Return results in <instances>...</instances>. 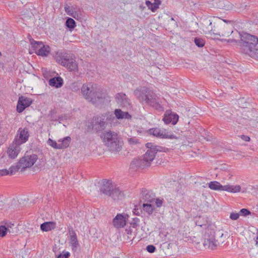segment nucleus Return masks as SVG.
<instances>
[{
	"label": "nucleus",
	"mask_w": 258,
	"mask_h": 258,
	"mask_svg": "<svg viewBox=\"0 0 258 258\" xmlns=\"http://www.w3.org/2000/svg\"><path fill=\"white\" fill-rule=\"evenodd\" d=\"M237 38L226 40L228 43L235 42L240 47V51L243 54L258 60V38L247 33L233 31L232 34Z\"/></svg>",
	"instance_id": "obj_1"
},
{
	"label": "nucleus",
	"mask_w": 258,
	"mask_h": 258,
	"mask_svg": "<svg viewBox=\"0 0 258 258\" xmlns=\"http://www.w3.org/2000/svg\"><path fill=\"white\" fill-rule=\"evenodd\" d=\"M81 92L86 100L99 108L103 105L108 97L107 93L96 84L83 85Z\"/></svg>",
	"instance_id": "obj_2"
},
{
	"label": "nucleus",
	"mask_w": 258,
	"mask_h": 258,
	"mask_svg": "<svg viewBox=\"0 0 258 258\" xmlns=\"http://www.w3.org/2000/svg\"><path fill=\"white\" fill-rule=\"evenodd\" d=\"M146 146L148 150L145 154L142 156V158L134 159L131 163V168L134 169L137 168H144L150 166L157 152L163 151V147L156 146L152 143H147Z\"/></svg>",
	"instance_id": "obj_3"
},
{
	"label": "nucleus",
	"mask_w": 258,
	"mask_h": 258,
	"mask_svg": "<svg viewBox=\"0 0 258 258\" xmlns=\"http://www.w3.org/2000/svg\"><path fill=\"white\" fill-rule=\"evenodd\" d=\"M134 94L140 101H145L146 104L156 109L161 107L157 96L146 87L136 89L134 91Z\"/></svg>",
	"instance_id": "obj_4"
},
{
	"label": "nucleus",
	"mask_w": 258,
	"mask_h": 258,
	"mask_svg": "<svg viewBox=\"0 0 258 258\" xmlns=\"http://www.w3.org/2000/svg\"><path fill=\"white\" fill-rule=\"evenodd\" d=\"M56 61L61 66L66 67L69 71H76L78 70V64L72 56L63 50H58L54 56Z\"/></svg>",
	"instance_id": "obj_5"
},
{
	"label": "nucleus",
	"mask_w": 258,
	"mask_h": 258,
	"mask_svg": "<svg viewBox=\"0 0 258 258\" xmlns=\"http://www.w3.org/2000/svg\"><path fill=\"white\" fill-rule=\"evenodd\" d=\"M112 114L106 113L96 116H94L88 122V127L96 133L102 132L107 125V120Z\"/></svg>",
	"instance_id": "obj_6"
},
{
	"label": "nucleus",
	"mask_w": 258,
	"mask_h": 258,
	"mask_svg": "<svg viewBox=\"0 0 258 258\" xmlns=\"http://www.w3.org/2000/svg\"><path fill=\"white\" fill-rule=\"evenodd\" d=\"M225 29H229L228 27L223 24L221 20L216 19V21L213 22L212 31L208 32L207 34L228 37L233 32L230 29L228 32H225Z\"/></svg>",
	"instance_id": "obj_7"
},
{
	"label": "nucleus",
	"mask_w": 258,
	"mask_h": 258,
	"mask_svg": "<svg viewBox=\"0 0 258 258\" xmlns=\"http://www.w3.org/2000/svg\"><path fill=\"white\" fill-rule=\"evenodd\" d=\"M203 245L205 248L215 249L217 246V241L215 238V232L210 228H207L204 235Z\"/></svg>",
	"instance_id": "obj_8"
},
{
	"label": "nucleus",
	"mask_w": 258,
	"mask_h": 258,
	"mask_svg": "<svg viewBox=\"0 0 258 258\" xmlns=\"http://www.w3.org/2000/svg\"><path fill=\"white\" fill-rule=\"evenodd\" d=\"M38 158L35 154L25 155L21 158L19 162L18 167L22 169L31 167L37 161Z\"/></svg>",
	"instance_id": "obj_9"
},
{
	"label": "nucleus",
	"mask_w": 258,
	"mask_h": 258,
	"mask_svg": "<svg viewBox=\"0 0 258 258\" xmlns=\"http://www.w3.org/2000/svg\"><path fill=\"white\" fill-rule=\"evenodd\" d=\"M150 135L160 139H174L175 136L174 135H169L165 130H162L159 128H152L148 131Z\"/></svg>",
	"instance_id": "obj_10"
},
{
	"label": "nucleus",
	"mask_w": 258,
	"mask_h": 258,
	"mask_svg": "<svg viewBox=\"0 0 258 258\" xmlns=\"http://www.w3.org/2000/svg\"><path fill=\"white\" fill-rule=\"evenodd\" d=\"M29 137V134L28 128H20L18 131L17 135L14 141L17 142V144L21 145L28 140Z\"/></svg>",
	"instance_id": "obj_11"
},
{
	"label": "nucleus",
	"mask_w": 258,
	"mask_h": 258,
	"mask_svg": "<svg viewBox=\"0 0 258 258\" xmlns=\"http://www.w3.org/2000/svg\"><path fill=\"white\" fill-rule=\"evenodd\" d=\"M69 243L71 246L72 250L75 252L77 251L79 246V243L77 238V234L72 227L69 229Z\"/></svg>",
	"instance_id": "obj_12"
},
{
	"label": "nucleus",
	"mask_w": 258,
	"mask_h": 258,
	"mask_svg": "<svg viewBox=\"0 0 258 258\" xmlns=\"http://www.w3.org/2000/svg\"><path fill=\"white\" fill-rule=\"evenodd\" d=\"M32 103V100L24 96H21L19 98L17 106V110L19 113L23 112L25 109Z\"/></svg>",
	"instance_id": "obj_13"
},
{
	"label": "nucleus",
	"mask_w": 258,
	"mask_h": 258,
	"mask_svg": "<svg viewBox=\"0 0 258 258\" xmlns=\"http://www.w3.org/2000/svg\"><path fill=\"white\" fill-rule=\"evenodd\" d=\"M163 120L166 124L171 123L173 125H175L178 120V115L168 110L164 114Z\"/></svg>",
	"instance_id": "obj_14"
},
{
	"label": "nucleus",
	"mask_w": 258,
	"mask_h": 258,
	"mask_svg": "<svg viewBox=\"0 0 258 258\" xmlns=\"http://www.w3.org/2000/svg\"><path fill=\"white\" fill-rule=\"evenodd\" d=\"M114 185L110 180L105 179L102 181V184L100 187V192L104 195L108 196L112 190Z\"/></svg>",
	"instance_id": "obj_15"
},
{
	"label": "nucleus",
	"mask_w": 258,
	"mask_h": 258,
	"mask_svg": "<svg viewBox=\"0 0 258 258\" xmlns=\"http://www.w3.org/2000/svg\"><path fill=\"white\" fill-rule=\"evenodd\" d=\"M20 149V145L17 144V142L14 141L12 144L10 146L8 150L9 157L12 159L15 158L19 153Z\"/></svg>",
	"instance_id": "obj_16"
},
{
	"label": "nucleus",
	"mask_w": 258,
	"mask_h": 258,
	"mask_svg": "<svg viewBox=\"0 0 258 258\" xmlns=\"http://www.w3.org/2000/svg\"><path fill=\"white\" fill-rule=\"evenodd\" d=\"M115 99L117 103L123 107H128L130 105V99L123 93H117L116 95Z\"/></svg>",
	"instance_id": "obj_17"
},
{
	"label": "nucleus",
	"mask_w": 258,
	"mask_h": 258,
	"mask_svg": "<svg viewBox=\"0 0 258 258\" xmlns=\"http://www.w3.org/2000/svg\"><path fill=\"white\" fill-rule=\"evenodd\" d=\"M126 223L125 216L120 214H118L113 220V225L117 228L123 227Z\"/></svg>",
	"instance_id": "obj_18"
},
{
	"label": "nucleus",
	"mask_w": 258,
	"mask_h": 258,
	"mask_svg": "<svg viewBox=\"0 0 258 258\" xmlns=\"http://www.w3.org/2000/svg\"><path fill=\"white\" fill-rule=\"evenodd\" d=\"M106 146L108 147V150L114 153H117L121 149V145L118 138H113V141L110 143L108 142Z\"/></svg>",
	"instance_id": "obj_19"
},
{
	"label": "nucleus",
	"mask_w": 258,
	"mask_h": 258,
	"mask_svg": "<svg viewBox=\"0 0 258 258\" xmlns=\"http://www.w3.org/2000/svg\"><path fill=\"white\" fill-rule=\"evenodd\" d=\"M214 21L210 19L206 18L202 20L201 22V28L206 34L212 30V25Z\"/></svg>",
	"instance_id": "obj_20"
},
{
	"label": "nucleus",
	"mask_w": 258,
	"mask_h": 258,
	"mask_svg": "<svg viewBox=\"0 0 258 258\" xmlns=\"http://www.w3.org/2000/svg\"><path fill=\"white\" fill-rule=\"evenodd\" d=\"M142 200L144 202L151 203L154 202L155 196L154 194L147 190H144L142 191Z\"/></svg>",
	"instance_id": "obj_21"
},
{
	"label": "nucleus",
	"mask_w": 258,
	"mask_h": 258,
	"mask_svg": "<svg viewBox=\"0 0 258 258\" xmlns=\"http://www.w3.org/2000/svg\"><path fill=\"white\" fill-rule=\"evenodd\" d=\"M233 80L228 77H224L222 76H219L217 79V83L223 84L226 86L227 88L232 89L233 86L232 84H233Z\"/></svg>",
	"instance_id": "obj_22"
},
{
	"label": "nucleus",
	"mask_w": 258,
	"mask_h": 258,
	"mask_svg": "<svg viewBox=\"0 0 258 258\" xmlns=\"http://www.w3.org/2000/svg\"><path fill=\"white\" fill-rule=\"evenodd\" d=\"M123 193L116 186H114L112 190L108 196L110 197L114 200H118L121 199L123 197Z\"/></svg>",
	"instance_id": "obj_23"
},
{
	"label": "nucleus",
	"mask_w": 258,
	"mask_h": 258,
	"mask_svg": "<svg viewBox=\"0 0 258 258\" xmlns=\"http://www.w3.org/2000/svg\"><path fill=\"white\" fill-rule=\"evenodd\" d=\"M102 138H103V142H104L105 145L107 144V143L111 142L113 138H117V135L116 133L114 132H112L111 131L107 132L104 133L102 136Z\"/></svg>",
	"instance_id": "obj_24"
},
{
	"label": "nucleus",
	"mask_w": 258,
	"mask_h": 258,
	"mask_svg": "<svg viewBox=\"0 0 258 258\" xmlns=\"http://www.w3.org/2000/svg\"><path fill=\"white\" fill-rule=\"evenodd\" d=\"M56 226V224L54 222H45L40 225V229L42 231L47 232L54 229Z\"/></svg>",
	"instance_id": "obj_25"
},
{
	"label": "nucleus",
	"mask_w": 258,
	"mask_h": 258,
	"mask_svg": "<svg viewBox=\"0 0 258 258\" xmlns=\"http://www.w3.org/2000/svg\"><path fill=\"white\" fill-rule=\"evenodd\" d=\"M63 80L60 77L52 78L48 81V84L50 86L54 87L56 88L61 87L63 85Z\"/></svg>",
	"instance_id": "obj_26"
},
{
	"label": "nucleus",
	"mask_w": 258,
	"mask_h": 258,
	"mask_svg": "<svg viewBox=\"0 0 258 258\" xmlns=\"http://www.w3.org/2000/svg\"><path fill=\"white\" fill-rule=\"evenodd\" d=\"M114 114L116 117L118 119H129L131 118V115L127 112L122 111L120 109H116L114 110Z\"/></svg>",
	"instance_id": "obj_27"
},
{
	"label": "nucleus",
	"mask_w": 258,
	"mask_h": 258,
	"mask_svg": "<svg viewBox=\"0 0 258 258\" xmlns=\"http://www.w3.org/2000/svg\"><path fill=\"white\" fill-rule=\"evenodd\" d=\"M195 221L196 226L206 228V229L208 228V221L206 218L202 216H199L195 218Z\"/></svg>",
	"instance_id": "obj_28"
},
{
	"label": "nucleus",
	"mask_w": 258,
	"mask_h": 258,
	"mask_svg": "<svg viewBox=\"0 0 258 258\" xmlns=\"http://www.w3.org/2000/svg\"><path fill=\"white\" fill-rule=\"evenodd\" d=\"M50 51V48L48 45H44L43 44L39 48L38 51H36V53L38 55L42 56H46L48 55Z\"/></svg>",
	"instance_id": "obj_29"
},
{
	"label": "nucleus",
	"mask_w": 258,
	"mask_h": 258,
	"mask_svg": "<svg viewBox=\"0 0 258 258\" xmlns=\"http://www.w3.org/2000/svg\"><path fill=\"white\" fill-rule=\"evenodd\" d=\"M241 187L239 185H224L223 191H226L230 192L235 193L239 192Z\"/></svg>",
	"instance_id": "obj_30"
},
{
	"label": "nucleus",
	"mask_w": 258,
	"mask_h": 258,
	"mask_svg": "<svg viewBox=\"0 0 258 258\" xmlns=\"http://www.w3.org/2000/svg\"><path fill=\"white\" fill-rule=\"evenodd\" d=\"M71 141V138L70 137H66L62 139L58 140V142L59 145V149H64L69 147Z\"/></svg>",
	"instance_id": "obj_31"
},
{
	"label": "nucleus",
	"mask_w": 258,
	"mask_h": 258,
	"mask_svg": "<svg viewBox=\"0 0 258 258\" xmlns=\"http://www.w3.org/2000/svg\"><path fill=\"white\" fill-rule=\"evenodd\" d=\"M208 184L209 187L212 190L223 191L224 185L217 181H211Z\"/></svg>",
	"instance_id": "obj_32"
},
{
	"label": "nucleus",
	"mask_w": 258,
	"mask_h": 258,
	"mask_svg": "<svg viewBox=\"0 0 258 258\" xmlns=\"http://www.w3.org/2000/svg\"><path fill=\"white\" fill-rule=\"evenodd\" d=\"M64 10L68 14V15L73 17L76 19H79V15L78 13L76 12H74L73 11V6L70 7L68 6H66L64 7Z\"/></svg>",
	"instance_id": "obj_33"
},
{
	"label": "nucleus",
	"mask_w": 258,
	"mask_h": 258,
	"mask_svg": "<svg viewBox=\"0 0 258 258\" xmlns=\"http://www.w3.org/2000/svg\"><path fill=\"white\" fill-rule=\"evenodd\" d=\"M143 209L144 211L149 215L152 214L154 210V206H153L151 203H144L143 205Z\"/></svg>",
	"instance_id": "obj_34"
},
{
	"label": "nucleus",
	"mask_w": 258,
	"mask_h": 258,
	"mask_svg": "<svg viewBox=\"0 0 258 258\" xmlns=\"http://www.w3.org/2000/svg\"><path fill=\"white\" fill-rule=\"evenodd\" d=\"M146 5L149 9L151 10L152 12H155L157 9L159 8V5L158 4L151 3L149 1H146Z\"/></svg>",
	"instance_id": "obj_35"
},
{
	"label": "nucleus",
	"mask_w": 258,
	"mask_h": 258,
	"mask_svg": "<svg viewBox=\"0 0 258 258\" xmlns=\"http://www.w3.org/2000/svg\"><path fill=\"white\" fill-rule=\"evenodd\" d=\"M30 42L32 47L35 50V53L36 51H38L39 48H40L43 44L42 42L35 41L33 39L31 40Z\"/></svg>",
	"instance_id": "obj_36"
},
{
	"label": "nucleus",
	"mask_w": 258,
	"mask_h": 258,
	"mask_svg": "<svg viewBox=\"0 0 258 258\" xmlns=\"http://www.w3.org/2000/svg\"><path fill=\"white\" fill-rule=\"evenodd\" d=\"M66 25L70 30H72L76 27V22L73 19L69 18L66 21Z\"/></svg>",
	"instance_id": "obj_37"
},
{
	"label": "nucleus",
	"mask_w": 258,
	"mask_h": 258,
	"mask_svg": "<svg viewBox=\"0 0 258 258\" xmlns=\"http://www.w3.org/2000/svg\"><path fill=\"white\" fill-rule=\"evenodd\" d=\"M8 232H13L10 229L6 228V226H0V237H3L6 236Z\"/></svg>",
	"instance_id": "obj_38"
},
{
	"label": "nucleus",
	"mask_w": 258,
	"mask_h": 258,
	"mask_svg": "<svg viewBox=\"0 0 258 258\" xmlns=\"http://www.w3.org/2000/svg\"><path fill=\"white\" fill-rule=\"evenodd\" d=\"M47 143L49 146L52 147L54 149H60L59 143H57L56 141L50 138L47 140Z\"/></svg>",
	"instance_id": "obj_39"
},
{
	"label": "nucleus",
	"mask_w": 258,
	"mask_h": 258,
	"mask_svg": "<svg viewBox=\"0 0 258 258\" xmlns=\"http://www.w3.org/2000/svg\"><path fill=\"white\" fill-rule=\"evenodd\" d=\"M195 43L199 47H202L205 44V40L201 38L196 37L194 40Z\"/></svg>",
	"instance_id": "obj_40"
},
{
	"label": "nucleus",
	"mask_w": 258,
	"mask_h": 258,
	"mask_svg": "<svg viewBox=\"0 0 258 258\" xmlns=\"http://www.w3.org/2000/svg\"><path fill=\"white\" fill-rule=\"evenodd\" d=\"M140 219L138 218H133L132 221L130 222L131 226L134 228H136L139 226Z\"/></svg>",
	"instance_id": "obj_41"
},
{
	"label": "nucleus",
	"mask_w": 258,
	"mask_h": 258,
	"mask_svg": "<svg viewBox=\"0 0 258 258\" xmlns=\"http://www.w3.org/2000/svg\"><path fill=\"white\" fill-rule=\"evenodd\" d=\"M130 145H134L140 143V140L136 138H130L127 139Z\"/></svg>",
	"instance_id": "obj_42"
},
{
	"label": "nucleus",
	"mask_w": 258,
	"mask_h": 258,
	"mask_svg": "<svg viewBox=\"0 0 258 258\" xmlns=\"http://www.w3.org/2000/svg\"><path fill=\"white\" fill-rule=\"evenodd\" d=\"M239 213L232 212L230 215V218L232 220H236L239 218Z\"/></svg>",
	"instance_id": "obj_43"
},
{
	"label": "nucleus",
	"mask_w": 258,
	"mask_h": 258,
	"mask_svg": "<svg viewBox=\"0 0 258 258\" xmlns=\"http://www.w3.org/2000/svg\"><path fill=\"white\" fill-rule=\"evenodd\" d=\"M70 253L68 251H63L62 253L59 254L57 258H69Z\"/></svg>",
	"instance_id": "obj_44"
},
{
	"label": "nucleus",
	"mask_w": 258,
	"mask_h": 258,
	"mask_svg": "<svg viewBox=\"0 0 258 258\" xmlns=\"http://www.w3.org/2000/svg\"><path fill=\"white\" fill-rule=\"evenodd\" d=\"M19 169H21V168H19L18 165L17 166V167L11 166L9 168V174L13 175Z\"/></svg>",
	"instance_id": "obj_45"
},
{
	"label": "nucleus",
	"mask_w": 258,
	"mask_h": 258,
	"mask_svg": "<svg viewBox=\"0 0 258 258\" xmlns=\"http://www.w3.org/2000/svg\"><path fill=\"white\" fill-rule=\"evenodd\" d=\"M240 215H241L244 216H246L247 215H250L251 212L250 211L246 209H242L239 212Z\"/></svg>",
	"instance_id": "obj_46"
},
{
	"label": "nucleus",
	"mask_w": 258,
	"mask_h": 258,
	"mask_svg": "<svg viewBox=\"0 0 258 258\" xmlns=\"http://www.w3.org/2000/svg\"><path fill=\"white\" fill-rule=\"evenodd\" d=\"M147 250L150 253L154 252L156 250V247L153 245H149L146 247Z\"/></svg>",
	"instance_id": "obj_47"
},
{
	"label": "nucleus",
	"mask_w": 258,
	"mask_h": 258,
	"mask_svg": "<svg viewBox=\"0 0 258 258\" xmlns=\"http://www.w3.org/2000/svg\"><path fill=\"white\" fill-rule=\"evenodd\" d=\"M156 205L157 207H160L162 206L163 203V200L160 199H155V201Z\"/></svg>",
	"instance_id": "obj_48"
},
{
	"label": "nucleus",
	"mask_w": 258,
	"mask_h": 258,
	"mask_svg": "<svg viewBox=\"0 0 258 258\" xmlns=\"http://www.w3.org/2000/svg\"><path fill=\"white\" fill-rule=\"evenodd\" d=\"M9 174V171L7 169L0 170V176Z\"/></svg>",
	"instance_id": "obj_49"
},
{
	"label": "nucleus",
	"mask_w": 258,
	"mask_h": 258,
	"mask_svg": "<svg viewBox=\"0 0 258 258\" xmlns=\"http://www.w3.org/2000/svg\"><path fill=\"white\" fill-rule=\"evenodd\" d=\"M240 137L242 140L245 142H249L250 140V137L246 135H241Z\"/></svg>",
	"instance_id": "obj_50"
},
{
	"label": "nucleus",
	"mask_w": 258,
	"mask_h": 258,
	"mask_svg": "<svg viewBox=\"0 0 258 258\" xmlns=\"http://www.w3.org/2000/svg\"><path fill=\"white\" fill-rule=\"evenodd\" d=\"M15 226V225L14 224H12V223H9V224H7V226H6V228H8L9 229H10V230L11 231H13L14 233V231L13 230V227Z\"/></svg>",
	"instance_id": "obj_51"
},
{
	"label": "nucleus",
	"mask_w": 258,
	"mask_h": 258,
	"mask_svg": "<svg viewBox=\"0 0 258 258\" xmlns=\"http://www.w3.org/2000/svg\"><path fill=\"white\" fill-rule=\"evenodd\" d=\"M73 11L78 13L79 15V18H80L81 16L80 9L77 7H73Z\"/></svg>",
	"instance_id": "obj_52"
},
{
	"label": "nucleus",
	"mask_w": 258,
	"mask_h": 258,
	"mask_svg": "<svg viewBox=\"0 0 258 258\" xmlns=\"http://www.w3.org/2000/svg\"><path fill=\"white\" fill-rule=\"evenodd\" d=\"M170 21L173 22V25L174 27L177 28L178 27L177 23L175 21L173 18H171L170 19Z\"/></svg>",
	"instance_id": "obj_53"
},
{
	"label": "nucleus",
	"mask_w": 258,
	"mask_h": 258,
	"mask_svg": "<svg viewBox=\"0 0 258 258\" xmlns=\"http://www.w3.org/2000/svg\"><path fill=\"white\" fill-rule=\"evenodd\" d=\"M154 3L158 4V5L161 4V1L160 0H154Z\"/></svg>",
	"instance_id": "obj_54"
},
{
	"label": "nucleus",
	"mask_w": 258,
	"mask_h": 258,
	"mask_svg": "<svg viewBox=\"0 0 258 258\" xmlns=\"http://www.w3.org/2000/svg\"><path fill=\"white\" fill-rule=\"evenodd\" d=\"M226 25L227 26V25ZM227 26L228 27L229 29H230L232 31H233L232 30V28H231V27L230 26H228V25H227ZM229 30V29H225V30H224V31H225V32H228Z\"/></svg>",
	"instance_id": "obj_55"
},
{
	"label": "nucleus",
	"mask_w": 258,
	"mask_h": 258,
	"mask_svg": "<svg viewBox=\"0 0 258 258\" xmlns=\"http://www.w3.org/2000/svg\"><path fill=\"white\" fill-rule=\"evenodd\" d=\"M255 242H256L255 244H256V246H258V236L256 237Z\"/></svg>",
	"instance_id": "obj_56"
},
{
	"label": "nucleus",
	"mask_w": 258,
	"mask_h": 258,
	"mask_svg": "<svg viewBox=\"0 0 258 258\" xmlns=\"http://www.w3.org/2000/svg\"><path fill=\"white\" fill-rule=\"evenodd\" d=\"M129 232H130V230H128V231H127V234H130ZM131 232H130V234H131Z\"/></svg>",
	"instance_id": "obj_57"
},
{
	"label": "nucleus",
	"mask_w": 258,
	"mask_h": 258,
	"mask_svg": "<svg viewBox=\"0 0 258 258\" xmlns=\"http://www.w3.org/2000/svg\"><path fill=\"white\" fill-rule=\"evenodd\" d=\"M1 55H2V53H1V52H0V56H1Z\"/></svg>",
	"instance_id": "obj_58"
}]
</instances>
